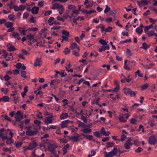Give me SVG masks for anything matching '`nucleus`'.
<instances>
[{"label":"nucleus","mask_w":157,"mask_h":157,"mask_svg":"<svg viewBox=\"0 0 157 157\" xmlns=\"http://www.w3.org/2000/svg\"><path fill=\"white\" fill-rule=\"evenodd\" d=\"M58 147L56 145L53 144H50V145L48 146V150L51 152L52 153L54 154V155L55 157H57L58 155H56V153L54 151V150L57 147Z\"/></svg>","instance_id":"nucleus-1"},{"label":"nucleus","mask_w":157,"mask_h":157,"mask_svg":"<svg viewBox=\"0 0 157 157\" xmlns=\"http://www.w3.org/2000/svg\"><path fill=\"white\" fill-rule=\"evenodd\" d=\"M34 131L27 130L26 132V134L28 136H33L37 134L38 130L37 128H35Z\"/></svg>","instance_id":"nucleus-2"},{"label":"nucleus","mask_w":157,"mask_h":157,"mask_svg":"<svg viewBox=\"0 0 157 157\" xmlns=\"http://www.w3.org/2000/svg\"><path fill=\"white\" fill-rule=\"evenodd\" d=\"M62 34L64 36H62V37L63 38V40H64L66 41L68 40V37L69 36V32L63 30L62 32Z\"/></svg>","instance_id":"nucleus-3"},{"label":"nucleus","mask_w":157,"mask_h":157,"mask_svg":"<svg viewBox=\"0 0 157 157\" xmlns=\"http://www.w3.org/2000/svg\"><path fill=\"white\" fill-rule=\"evenodd\" d=\"M36 143L33 141L32 143L29 144V146L27 147L26 149L28 150L32 149L36 147Z\"/></svg>","instance_id":"nucleus-4"},{"label":"nucleus","mask_w":157,"mask_h":157,"mask_svg":"<svg viewBox=\"0 0 157 157\" xmlns=\"http://www.w3.org/2000/svg\"><path fill=\"white\" fill-rule=\"evenodd\" d=\"M5 131L4 128L0 129V137L2 139L3 141H4L5 140H7L8 137L6 136L3 135V132Z\"/></svg>","instance_id":"nucleus-5"},{"label":"nucleus","mask_w":157,"mask_h":157,"mask_svg":"<svg viewBox=\"0 0 157 157\" xmlns=\"http://www.w3.org/2000/svg\"><path fill=\"white\" fill-rule=\"evenodd\" d=\"M156 142V138L153 136H150L149 138L148 142L151 144H155Z\"/></svg>","instance_id":"nucleus-6"},{"label":"nucleus","mask_w":157,"mask_h":157,"mask_svg":"<svg viewBox=\"0 0 157 157\" xmlns=\"http://www.w3.org/2000/svg\"><path fill=\"white\" fill-rule=\"evenodd\" d=\"M117 151L118 150L117 147H114L110 152L108 153V154L110 155V156L115 155H117Z\"/></svg>","instance_id":"nucleus-7"},{"label":"nucleus","mask_w":157,"mask_h":157,"mask_svg":"<svg viewBox=\"0 0 157 157\" xmlns=\"http://www.w3.org/2000/svg\"><path fill=\"white\" fill-rule=\"evenodd\" d=\"M53 117L54 116L52 114L51 117L49 116L46 117L44 120L45 122L47 124H50L52 123V119H50V118H53Z\"/></svg>","instance_id":"nucleus-8"},{"label":"nucleus","mask_w":157,"mask_h":157,"mask_svg":"<svg viewBox=\"0 0 157 157\" xmlns=\"http://www.w3.org/2000/svg\"><path fill=\"white\" fill-rule=\"evenodd\" d=\"M41 62V58H39L37 57L35 61V62L34 64V65L36 67L38 66L40 67L41 66V64L40 63Z\"/></svg>","instance_id":"nucleus-9"},{"label":"nucleus","mask_w":157,"mask_h":157,"mask_svg":"<svg viewBox=\"0 0 157 157\" xmlns=\"http://www.w3.org/2000/svg\"><path fill=\"white\" fill-rule=\"evenodd\" d=\"M39 10V7L34 6L31 9V11L33 14H37L38 13Z\"/></svg>","instance_id":"nucleus-10"},{"label":"nucleus","mask_w":157,"mask_h":157,"mask_svg":"<svg viewBox=\"0 0 157 157\" xmlns=\"http://www.w3.org/2000/svg\"><path fill=\"white\" fill-rule=\"evenodd\" d=\"M148 4V2L147 0H141L140 2H138V4L140 6H142L143 4L147 5Z\"/></svg>","instance_id":"nucleus-11"},{"label":"nucleus","mask_w":157,"mask_h":157,"mask_svg":"<svg viewBox=\"0 0 157 157\" xmlns=\"http://www.w3.org/2000/svg\"><path fill=\"white\" fill-rule=\"evenodd\" d=\"M70 121L68 120H66L63 121L61 124V127L62 128L67 127V124L70 123Z\"/></svg>","instance_id":"nucleus-12"},{"label":"nucleus","mask_w":157,"mask_h":157,"mask_svg":"<svg viewBox=\"0 0 157 157\" xmlns=\"http://www.w3.org/2000/svg\"><path fill=\"white\" fill-rule=\"evenodd\" d=\"M69 139L73 142H78L80 140L78 137H76L75 136H72L71 137L67 136Z\"/></svg>","instance_id":"nucleus-13"},{"label":"nucleus","mask_w":157,"mask_h":157,"mask_svg":"<svg viewBox=\"0 0 157 157\" xmlns=\"http://www.w3.org/2000/svg\"><path fill=\"white\" fill-rule=\"evenodd\" d=\"M10 45V46L8 47V49H7V50L10 51V52H11V51H14L15 50H16V49L15 48V47H14V46L13 45H12L11 44H8V46Z\"/></svg>","instance_id":"nucleus-14"},{"label":"nucleus","mask_w":157,"mask_h":157,"mask_svg":"<svg viewBox=\"0 0 157 157\" xmlns=\"http://www.w3.org/2000/svg\"><path fill=\"white\" fill-rule=\"evenodd\" d=\"M14 118L16 119V121H20L22 119L24 118L23 113H22L19 116H15Z\"/></svg>","instance_id":"nucleus-15"},{"label":"nucleus","mask_w":157,"mask_h":157,"mask_svg":"<svg viewBox=\"0 0 157 157\" xmlns=\"http://www.w3.org/2000/svg\"><path fill=\"white\" fill-rule=\"evenodd\" d=\"M142 46L140 47L141 49H143L145 50H147V49L149 48L150 46V45H147L146 43H143L142 45Z\"/></svg>","instance_id":"nucleus-16"},{"label":"nucleus","mask_w":157,"mask_h":157,"mask_svg":"<svg viewBox=\"0 0 157 157\" xmlns=\"http://www.w3.org/2000/svg\"><path fill=\"white\" fill-rule=\"evenodd\" d=\"M81 131L86 133H90L92 131L90 128H85L83 129H81Z\"/></svg>","instance_id":"nucleus-17"},{"label":"nucleus","mask_w":157,"mask_h":157,"mask_svg":"<svg viewBox=\"0 0 157 157\" xmlns=\"http://www.w3.org/2000/svg\"><path fill=\"white\" fill-rule=\"evenodd\" d=\"M5 25L7 28H12L13 26V23L11 22L8 21L6 22Z\"/></svg>","instance_id":"nucleus-18"},{"label":"nucleus","mask_w":157,"mask_h":157,"mask_svg":"<svg viewBox=\"0 0 157 157\" xmlns=\"http://www.w3.org/2000/svg\"><path fill=\"white\" fill-rule=\"evenodd\" d=\"M68 116V114L67 113H62L60 115V118L61 119H64L66 118Z\"/></svg>","instance_id":"nucleus-19"},{"label":"nucleus","mask_w":157,"mask_h":157,"mask_svg":"<svg viewBox=\"0 0 157 157\" xmlns=\"http://www.w3.org/2000/svg\"><path fill=\"white\" fill-rule=\"evenodd\" d=\"M81 135L84 136V138H86L87 139H89V140H92L93 136L92 135H86L83 133H82Z\"/></svg>","instance_id":"nucleus-20"},{"label":"nucleus","mask_w":157,"mask_h":157,"mask_svg":"<svg viewBox=\"0 0 157 157\" xmlns=\"http://www.w3.org/2000/svg\"><path fill=\"white\" fill-rule=\"evenodd\" d=\"M2 101L4 102H8L9 101L10 98L7 96H3L2 98Z\"/></svg>","instance_id":"nucleus-21"},{"label":"nucleus","mask_w":157,"mask_h":157,"mask_svg":"<svg viewBox=\"0 0 157 157\" xmlns=\"http://www.w3.org/2000/svg\"><path fill=\"white\" fill-rule=\"evenodd\" d=\"M99 42L103 45H107V43L108 42V41L107 42L105 41V40L102 39H101L99 41Z\"/></svg>","instance_id":"nucleus-22"},{"label":"nucleus","mask_w":157,"mask_h":157,"mask_svg":"<svg viewBox=\"0 0 157 157\" xmlns=\"http://www.w3.org/2000/svg\"><path fill=\"white\" fill-rule=\"evenodd\" d=\"M9 19L11 21H14L16 19L15 16L13 14H10L8 16Z\"/></svg>","instance_id":"nucleus-23"},{"label":"nucleus","mask_w":157,"mask_h":157,"mask_svg":"<svg viewBox=\"0 0 157 157\" xmlns=\"http://www.w3.org/2000/svg\"><path fill=\"white\" fill-rule=\"evenodd\" d=\"M131 90L130 88H125L124 92L125 94L128 95L129 94V93H131Z\"/></svg>","instance_id":"nucleus-24"},{"label":"nucleus","mask_w":157,"mask_h":157,"mask_svg":"<svg viewBox=\"0 0 157 157\" xmlns=\"http://www.w3.org/2000/svg\"><path fill=\"white\" fill-rule=\"evenodd\" d=\"M94 134L95 136L98 138H99L101 137V134L98 131H97L94 132Z\"/></svg>","instance_id":"nucleus-25"},{"label":"nucleus","mask_w":157,"mask_h":157,"mask_svg":"<svg viewBox=\"0 0 157 157\" xmlns=\"http://www.w3.org/2000/svg\"><path fill=\"white\" fill-rule=\"evenodd\" d=\"M77 45L76 43L74 42L71 44V43L70 47L71 49H73L74 48H77Z\"/></svg>","instance_id":"nucleus-26"},{"label":"nucleus","mask_w":157,"mask_h":157,"mask_svg":"<svg viewBox=\"0 0 157 157\" xmlns=\"http://www.w3.org/2000/svg\"><path fill=\"white\" fill-rule=\"evenodd\" d=\"M147 34L149 37L152 36L155 34V32L154 30H151L148 32Z\"/></svg>","instance_id":"nucleus-27"},{"label":"nucleus","mask_w":157,"mask_h":157,"mask_svg":"<svg viewBox=\"0 0 157 157\" xmlns=\"http://www.w3.org/2000/svg\"><path fill=\"white\" fill-rule=\"evenodd\" d=\"M56 7L57 9H59L62 11H63L64 10L63 6L59 4V3H58V6H57Z\"/></svg>","instance_id":"nucleus-28"},{"label":"nucleus","mask_w":157,"mask_h":157,"mask_svg":"<svg viewBox=\"0 0 157 157\" xmlns=\"http://www.w3.org/2000/svg\"><path fill=\"white\" fill-rule=\"evenodd\" d=\"M143 29L140 28H137L136 29V32L139 34H141L143 32Z\"/></svg>","instance_id":"nucleus-29"},{"label":"nucleus","mask_w":157,"mask_h":157,"mask_svg":"<svg viewBox=\"0 0 157 157\" xmlns=\"http://www.w3.org/2000/svg\"><path fill=\"white\" fill-rule=\"evenodd\" d=\"M27 39L28 40H31L33 39L34 37V36L32 35L30 33H29V35H27Z\"/></svg>","instance_id":"nucleus-30"},{"label":"nucleus","mask_w":157,"mask_h":157,"mask_svg":"<svg viewBox=\"0 0 157 157\" xmlns=\"http://www.w3.org/2000/svg\"><path fill=\"white\" fill-rule=\"evenodd\" d=\"M68 8L70 10L75 9L76 8V7L74 5L69 4L68 5Z\"/></svg>","instance_id":"nucleus-31"},{"label":"nucleus","mask_w":157,"mask_h":157,"mask_svg":"<svg viewBox=\"0 0 157 157\" xmlns=\"http://www.w3.org/2000/svg\"><path fill=\"white\" fill-rule=\"evenodd\" d=\"M70 52V50L67 47H66L63 52L66 55L69 54Z\"/></svg>","instance_id":"nucleus-32"},{"label":"nucleus","mask_w":157,"mask_h":157,"mask_svg":"<svg viewBox=\"0 0 157 157\" xmlns=\"http://www.w3.org/2000/svg\"><path fill=\"white\" fill-rule=\"evenodd\" d=\"M21 76L25 78H26V72L24 71H21Z\"/></svg>","instance_id":"nucleus-33"},{"label":"nucleus","mask_w":157,"mask_h":157,"mask_svg":"<svg viewBox=\"0 0 157 157\" xmlns=\"http://www.w3.org/2000/svg\"><path fill=\"white\" fill-rule=\"evenodd\" d=\"M148 87V85L147 83H146L141 86V89L142 90H144L146 89Z\"/></svg>","instance_id":"nucleus-34"},{"label":"nucleus","mask_w":157,"mask_h":157,"mask_svg":"<svg viewBox=\"0 0 157 157\" xmlns=\"http://www.w3.org/2000/svg\"><path fill=\"white\" fill-rule=\"evenodd\" d=\"M107 148H109L113 147L115 144L114 143H113V142H109L107 143Z\"/></svg>","instance_id":"nucleus-35"},{"label":"nucleus","mask_w":157,"mask_h":157,"mask_svg":"<svg viewBox=\"0 0 157 157\" xmlns=\"http://www.w3.org/2000/svg\"><path fill=\"white\" fill-rule=\"evenodd\" d=\"M119 90L120 86H116V87L112 90V91L116 93L118 92Z\"/></svg>","instance_id":"nucleus-36"},{"label":"nucleus","mask_w":157,"mask_h":157,"mask_svg":"<svg viewBox=\"0 0 157 157\" xmlns=\"http://www.w3.org/2000/svg\"><path fill=\"white\" fill-rule=\"evenodd\" d=\"M133 142L134 144L135 145L137 146H139V144L140 143V142L138 141L137 140H134Z\"/></svg>","instance_id":"nucleus-37"},{"label":"nucleus","mask_w":157,"mask_h":157,"mask_svg":"<svg viewBox=\"0 0 157 157\" xmlns=\"http://www.w3.org/2000/svg\"><path fill=\"white\" fill-rule=\"evenodd\" d=\"M96 153V152L94 150H92L91 151V153L88 155L87 157H90L94 155Z\"/></svg>","instance_id":"nucleus-38"},{"label":"nucleus","mask_w":157,"mask_h":157,"mask_svg":"<svg viewBox=\"0 0 157 157\" xmlns=\"http://www.w3.org/2000/svg\"><path fill=\"white\" fill-rule=\"evenodd\" d=\"M143 150V149L141 147H138L137 149L135 150V151L136 153H140Z\"/></svg>","instance_id":"nucleus-39"},{"label":"nucleus","mask_w":157,"mask_h":157,"mask_svg":"<svg viewBox=\"0 0 157 157\" xmlns=\"http://www.w3.org/2000/svg\"><path fill=\"white\" fill-rule=\"evenodd\" d=\"M110 10V8L107 5L105 6V8L104 11L105 13H107V12L109 11Z\"/></svg>","instance_id":"nucleus-40"},{"label":"nucleus","mask_w":157,"mask_h":157,"mask_svg":"<svg viewBox=\"0 0 157 157\" xmlns=\"http://www.w3.org/2000/svg\"><path fill=\"white\" fill-rule=\"evenodd\" d=\"M124 147L126 149L128 150L130 148V145L127 143H125L124 144Z\"/></svg>","instance_id":"nucleus-41"},{"label":"nucleus","mask_w":157,"mask_h":157,"mask_svg":"<svg viewBox=\"0 0 157 157\" xmlns=\"http://www.w3.org/2000/svg\"><path fill=\"white\" fill-rule=\"evenodd\" d=\"M26 8V6L24 5H21L19 6V10L23 11Z\"/></svg>","instance_id":"nucleus-42"},{"label":"nucleus","mask_w":157,"mask_h":157,"mask_svg":"<svg viewBox=\"0 0 157 157\" xmlns=\"http://www.w3.org/2000/svg\"><path fill=\"white\" fill-rule=\"evenodd\" d=\"M4 117L6 120L10 122L11 121V119L7 115H5Z\"/></svg>","instance_id":"nucleus-43"},{"label":"nucleus","mask_w":157,"mask_h":157,"mask_svg":"<svg viewBox=\"0 0 157 157\" xmlns=\"http://www.w3.org/2000/svg\"><path fill=\"white\" fill-rule=\"evenodd\" d=\"M81 119L85 123H86L87 122V118L85 116L82 115L81 116Z\"/></svg>","instance_id":"nucleus-44"},{"label":"nucleus","mask_w":157,"mask_h":157,"mask_svg":"<svg viewBox=\"0 0 157 157\" xmlns=\"http://www.w3.org/2000/svg\"><path fill=\"white\" fill-rule=\"evenodd\" d=\"M4 78L5 81H7L10 79V78L9 75L7 74L5 75L4 77Z\"/></svg>","instance_id":"nucleus-45"},{"label":"nucleus","mask_w":157,"mask_h":157,"mask_svg":"<svg viewBox=\"0 0 157 157\" xmlns=\"http://www.w3.org/2000/svg\"><path fill=\"white\" fill-rule=\"evenodd\" d=\"M72 54L76 56H78L79 55L78 52H77L75 50H74L73 51Z\"/></svg>","instance_id":"nucleus-46"},{"label":"nucleus","mask_w":157,"mask_h":157,"mask_svg":"<svg viewBox=\"0 0 157 157\" xmlns=\"http://www.w3.org/2000/svg\"><path fill=\"white\" fill-rule=\"evenodd\" d=\"M127 55L128 57H129L132 56L131 54V51L128 49H127L126 51Z\"/></svg>","instance_id":"nucleus-47"},{"label":"nucleus","mask_w":157,"mask_h":157,"mask_svg":"<svg viewBox=\"0 0 157 157\" xmlns=\"http://www.w3.org/2000/svg\"><path fill=\"white\" fill-rule=\"evenodd\" d=\"M119 121L122 122H125L126 121V120L125 119L124 117L122 116H121L119 119Z\"/></svg>","instance_id":"nucleus-48"},{"label":"nucleus","mask_w":157,"mask_h":157,"mask_svg":"<svg viewBox=\"0 0 157 157\" xmlns=\"http://www.w3.org/2000/svg\"><path fill=\"white\" fill-rule=\"evenodd\" d=\"M126 136L124 134H123L121 135V139L119 140L123 141L126 139Z\"/></svg>","instance_id":"nucleus-49"},{"label":"nucleus","mask_w":157,"mask_h":157,"mask_svg":"<svg viewBox=\"0 0 157 157\" xmlns=\"http://www.w3.org/2000/svg\"><path fill=\"white\" fill-rule=\"evenodd\" d=\"M1 90L2 92H3L5 94H6L8 92V90L7 88H6V90H4V88H1Z\"/></svg>","instance_id":"nucleus-50"},{"label":"nucleus","mask_w":157,"mask_h":157,"mask_svg":"<svg viewBox=\"0 0 157 157\" xmlns=\"http://www.w3.org/2000/svg\"><path fill=\"white\" fill-rule=\"evenodd\" d=\"M21 66H22V64L21 63H18L16 64V67L17 69H19L21 67Z\"/></svg>","instance_id":"nucleus-51"},{"label":"nucleus","mask_w":157,"mask_h":157,"mask_svg":"<svg viewBox=\"0 0 157 157\" xmlns=\"http://www.w3.org/2000/svg\"><path fill=\"white\" fill-rule=\"evenodd\" d=\"M113 28L111 27H109L108 28H106L105 29V31L106 32H110L112 31V29Z\"/></svg>","instance_id":"nucleus-52"},{"label":"nucleus","mask_w":157,"mask_h":157,"mask_svg":"<svg viewBox=\"0 0 157 157\" xmlns=\"http://www.w3.org/2000/svg\"><path fill=\"white\" fill-rule=\"evenodd\" d=\"M135 74H138V76L140 77H143V75L142 73H140V71L139 70H138L137 71H136L135 73Z\"/></svg>","instance_id":"nucleus-53"},{"label":"nucleus","mask_w":157,"mask_h":157,"mask_svg":"<svg viewBox=\"0 0 157 157\" xmlns=\"http://www.w3.org/2000/svg\"><path fill=\"white\" fill-rule=\"evenodd\" d=\"M44 1H39L38 3V4L39 6L40 7H42L44 6Z\"/></svg>","instance_id":"nucleus-54"},{"label":"nucleus","mask_w":157,"mask_h":157,"mask_svg":"<svg viewBox=\"0 0 157 157\" xmlns=\"http://www.w3.org/2000/svg\"><path fill=\"white\" fill-rule=\"evenodd\" d=\"M34 122L35 124L38 125H40L41 123V122L40 121L37 120H35L34 121Z\"/></svg>","instance_id":"nucleus-55"},{"label":"nucleus","mask_w":157,"mask_h":157,"mask_svg":"<svg viewBox=\"0 0 157 157\" xmlns=\"http://www.w3.org/2000/svg\"><path fill=\"white\" fill-rule=\"evenodd\" d=\"M78 127H80L81 126H84L85 125V124L82 122L81 121H78Z\"/></svg>","instance_id":"nucleus-56"},{"label":"nucleus","mask_w":157,"mask_h":157,"mask_svg":"<svg viewBox=\"0 0 157 157\" xmlns=\"http://www.w3.org/2000/svg\"><path fill=\"white\" fill-rule=\"evenodd\" d=\"M29 31L32 30L33 31H36L38 30V29L36 28H29L28 29Z\"/></svg>","instance_id":"nucleus-57"},{"label":"nucleus","mask_w":157,"mask_h":157,"mask_svg":"<svg viewBox=\"0 0 157 157\" xmlns=\"http://www.w3.org/2000/svg\"><path fill=\"white\" fill-rule=\"evenodd\" d=\"M64 70H62L61 71L62 72L60 73V75L61 77H65L67 75V74L66 73L64 74V72H63Z\"/></svg>","instance_id":"nucleus-58"},{"label":"nucleus","mask_w":157,"mask_h":157,"mask_svg":"<svg viewBox=\"0 0 157 157\" xmlns=\"http://www.w3.org/2000/svg\"><path fill=\"white\" fill-rule=\"evenodd\" d=\"M13 8L15 11H18L19 10V8L16 5H14L13 6Z\"/></svg>","instance_id":"nucleus-59"},{"label":"nucleus","mask_w":157,"mask_h":157,"mask_svg":"<svg viewBox=\"0 0 157 157\" xmlns=\"http://www.w3.org/2000/svg\"><path fill=\"white\" fill-rule=\"evenodd\" d=\"M21 51L23 54L26 55L29 54V53L25 50L24 49H22Z\"/></svg>","instance_id":"nucleus-60"},{"label":"nucleus","mask_w":157,"mask_h":157,"mask_svg":"<svg viewBox=\"0 0 157 157\" xmlns=\"http://www.w3.org/2000/svg\"><path fill=\"white\" fill-rule=\"evenodd\" d=\"M130 93H129V94L131 96H133L134 97H135L136 96V93L135 92L132 91L131 90Z\"/></svg>","instance_id":"nucleus-61"},{"label":"nucleus","mask_w":157,"mask_h":157,"mask_svg":"<svg viewBox=\"0 0 157 157\" xmlns=\"http://www.w3.org/2000/svg\"><path fill=\"white\" fill-rule=\"evenodd\" d=\"M136 120L134 118H131L130 120V123L132 124H135Z\"/></svg>","instance_id":"nucleus-62"},{"label":"nucleus","mask_w":157,"mask_h":157,"mask_svg":"<svg viewBox=\"0 0 157 157\" xmlns=\"http://www.w3.org/2000/svg\"><path fill=\"white\" fill-rule=\"evenodd\" d=\"M52 13V11L51 10H48L45 12L44 13L45 16H47L50 14Z\"/></svg>","instance_id":"nucleus-63"},{"label":"nucleus","mask_w":157,"mask_h":157,"mask_svg":"<svg viewBox=\"0 0 157 157\" xmlns=\"http://www.w3.org/2000/svg\"><path fill=\"white\" fill-rule=\"evenodd\" d=\"M13 36L15 38H17L18 36H19V34L17 33H13V34H12Z\"/></svg>","instance_id":"nucleus-64"}]
</instances>
